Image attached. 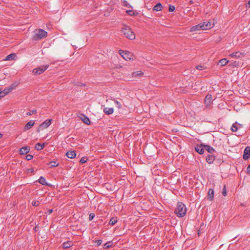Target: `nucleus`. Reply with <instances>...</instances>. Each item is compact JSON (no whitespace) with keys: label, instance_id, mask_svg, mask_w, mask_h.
<instances>
[{"label":"nucleus","instance_id":"obj_42","mask_svg":"<svg viewBox=\"0 0 250 250\" xmlns=\"http://www.w3.org/2000/svg\"><path fill=\"white\" fill-rule=\"evenodd\" d=\"M196 68L198 70H201L204 69V67L202 65H198L196 66Z\"/></svg>","mask_w":250,"mask_h":250},{"label":"nucleus","instance_id":"obj_20","mask_svg":"<svg viewBox=\"0 0 250 250\" xmlns=\"http://www.w3.org/2000/svg\"><path fill=\"white\" fill-rule=\"evenodd\" d=\"M144 75V73L142 71H137L132 73L131 75L133 78H136L139 76H142Z\"/></svg>","mask_w":250,"mask_h":250},{"label":"nucleus","instance_id":"obj_13","mask_svg":"<svg viewBox=\"0 0 250 250\" xmlns=\"http://www.w3.org/2000/svg\"><path fill=\"white\" fill-rule=\"evenodd\" d=\"M229 56L232 58H240L243 56V54L240 52H236L229 55Z\"/></svg>","mask_w":250,"mask_h":250},{"label":"nucleus","instance_id":"obj_40","mask_svg":"<svg viewBox=\"0 0 250 250\" xmlns=\"http://www.w3.org/2000/svg\"><path fill=\"white\" fill-rule=\"evenodd\" d=\"M33 155H32L31 154H28L26 156V159L27 160H31V159H33Z\"/></svg>","mask_w":250,"mask_h":250},{"label":"nucleus","instance_id":"obj_26","mask_svg":"<svg viewBox=\"0 0 250 250\" xmlns=\"http://www.w3.org/2000/svg\"><path fill=\"white\" fill-rule=\"evenodd\" d=\"M204 147L205 149H206V150H207L209 153H212L214 150L213 147L209 146L204 145Z\"/></svg>","mask_w":250,"mask_h":250},{"label":"nucleus","instance_id":"obj_29","mask_svg":"<svg viewBox=\"0 0 250 250\" xmlns=\"http://www.w3.org/2000/svg\"><path fill=\"white\" fill-rule=\"evenodd\" d=\"M117 221L118 220L117 217H112L109 221V224L111 225H114L117 223Z\"/></svg>","mask_w":250,"mask_h":250},{"label":"nucleus","instance_id":"obj_25","mask_svg":"<svg viewBox=\"0 0 250 250\" xmlns=\"http://www.w3.org/2000/svg\"><path fill=\"white\" fill-rule=\"evenodd\" d=\"M229 61L226 59H223L220 60L218 62V64H220L221 66L225 65L228 63Z\"/></svg>","mask_w":250,"mask_h":250},{"label":"nucleus","instance_id":"obj_36","mask_svg":"<svg viewBox=\"0 0 250 250\" xmlns=\"http://www.w3.org/2000/svg\"><path fill=\"white\" fill-rule=\"evenodd\" d=\"M40 203L39 201H33L32 204L33 206L35 207H37L40 205Z\"/></svg>","mask_w":250,"mask_h":250},{"label":"nucleus","instance_id":"obj_24","mask_svg":"<svg viewBox=\"0 0 250 250\" xmlns=\"http://www.w3.org/2000/svg\"><path fill=\"white\" fill-rule=\"evenodd\" d=\"M163 6L161 3H158L154 7L153 10L156 11H160L162 10Z\"/></svg>","mask_w":250,"mask_h":250},{"label":"nucleus","instance_id":"obj_49","mask_svg":"<svg viewBox=\"0 0 250 250\" xmlns=\"http://www.w3.org/2000/svg\"><path fill=\"white\" fill-rule=\"evenodd\" d=\"M234 65L235 66H237L238 65V63H237L236 62H234Z\"/></svg>","mask_w":250,"mask_h":250},{"label":"nucleus","instance_id":"obj_23","mask_svg":"<svg viewBox=\"0 0 250 250\" xmlns=\"http://www.w3.org/2000/svg\"><path fill=\"white\" fill-rule=\"evenodd\" d=\"M44 147V143H43V144L37 143L35 145V148L37 150H41Z\"/></svg>","mask_w":250,"mask_h":250},{"label":"nucleus","instance_id":"obj_45","mask_svg":"<svg viewBox=\"0 0 250 250\" xmlns=\"http://www.w3.org/2000/svg\"><path fill=\"white\" fill-rule=\"evenodd\" d=\"M246 7L249 8L250 7V0L249 1L248 3L246 4Z\"/></svg>","mask_w":250,"mask_h":250},{"label":"nucleus","instance_id":"obj_14","mask_svg":"<svg viewBox=\"0 0 250 250\" xmlns=\"http://www.w3.org/2000/svg\"><path fill=\"white\" fill-rule=\"evenodd\" d=\"M103 111L106 114L110 115L112 114L114 112V108L113 107H105Z\"/></svg>","mask_w":250,"mask_h":250},{"label":"nucleus","instance_id":"obj_34","mask_svg":"<svg viewBox=\"0 0 250 250\" xmlns=\"http://www.w3.org/2000/svg\"><path fill=\"white\" fill-rule=\"evenodd\" d=\"M87 161V158L86 157H83L80 160V163L82 164H84Z\"/></svg>","mask_w":250,"mask_h":250},{"label":"nucleus","instance_id":"obj_51","mask_svg":"<svg viewBox=\"0 0 250 250\" xmlns=\"http://www.w3.org/2000/svg\"><path fill=\"white\" fill-rule=\"evenodd\" d=\"M2 137V134L0 133V138Z\"/></svg>","mask_w":250,"mask_h":250},{"label":"nucleus","instance_id":"obj_16","mask_svg":"<svg viewBox=\"0 0 250 250\" xmlns=\"http://www.w3.org/2000/svg\"><path fill=\"white\" fill-rule=\"evenodd\" d=\"M212 100V96L211 94H208L205 99V103L208 105L210 104Z\"/></svg>","mask_w":250,"mask_h":250},{"label":"nucleus","instance_id":"obj_12","mask_svg":"<svg viewBox=\"0 0 250 250\" xmlns=\"http://www.w3.org/2000/svg\"><path fill=\"white\" fill-rule=\"evenodd\" d=\"M202 26L200 24L196 25L195 26H193L190 29V32H197L199 30H202V28H201Z\"/></svg>","mask_w":250,"mask_h":250},{"label":"nucleus","instance_id":"obj_18","mask_svg":"<svg viewBox=\"0 0 250 250\" xmlns=\"http://www.w3.org/2000/svg\"><path fill=\"white\" fill-rule=\"evenodd\" d=\"M16 58V55L15 53H12L6 56V58L5 59V61H11L15 60Z\"/></svg>","mask_w":250,"mask_h":250},{"label":"nucleus","instance_id":"obj_47","mask_svg":"<svg viewBox=\"0 0 250 250\" xmlns=\"http://www.w3.org/2000/svg\"><path fill=\"white\" fill-rule=\"evenodd\" d=\"M247 172L248 173L250 172V164L249 165V166L247 167Z\"/></svg>","mask_w":250,"mask_h":250},{"label":"nucleus","instance_id":"obj_28","mask_svg":"<svg viewBox=\"0 0 250 250\" xmlns=\"http://www.w3.org/2000/svg\"><path fill=\"white\" fill-rule=\"evenodd\" d=\"M214 159V157L212 155H208L206 158L207 162L209 164L212 163L213 162Z\"/></svg>","mask_w":250,"mask_h":250},{"label":"nucleus","instance_id":"obj_21","mask_svg":"<svg viewBox=\"0 0 250 250\" xmlns=\"http://www.w3.org/2000/svg\"><path fill=\"white\" fill-rule=\"evenodd\" d=\"M204 146L201 145L200 146H197L195 148L196 151L199 153L202 154L204 153V148L203 147Z\"/></svg>","mask_w":250,"mask_h":250},{"label":"nucleus","instance_id":"obj_48","mask_svg":"<svg viewBox=\"0 0 250 250\" xmlns=\"http://www.w3.org/2000/svg\"><path fill=\"white\" fill-rule=\"evenodd\" d=\"M52 212V209H48L47 210V213L50 214Z\"/></svg>","mask_w":250,"mask_h":250},{"label":"nucleus","instance_id":"obj_2","mask_svg":"<svg viewBox=\"0 0 250 250\" xmlns=\"http://www.w3.org/2000/svg\"><path fill=\"white\" fill-rule=\"evenodd\" d=\"M122 31L125 37L128 39L134 40L135 39V33L129 26L125 25L122 29Z\"/></svg>","mask_w":250,"mask_h":250},{"label":"nucleus","instance_id":"obj_44","mask_svg":"<svg viewBox=\"0 0 250 250\" xmlns=\"http://www.w3.org/2000/svg\"><path fill=\"white\" fill-rule=\"evenodd\" d=\"M96 243H97V245L99 246V245H101V244L102 243V241L101 240H98L96 241Z\"/></svg>","mask_w":250,"mask_h":250},{"label":"nucleus","instance_id":"obj_6","mask_svg":"<svg viewBox=\"0 0 250 250\" xmlns=\"http://www.w3.org/2000/svg\"><path fill=\"white\" fill-rule=\"evenodd\" d=\"M202 28V30H208L214 26V23L209 21H206L202 23H200Z\"/></svg>","mask_w":250,"mask_h":250},{"label":"nucleus","instance_id":"obj_35","mask_svg":"<svg viewBox=\"0 0 250 250\" xmlns=\"http://www.w3.org/2000/svg\"><path fill=\"white\" fill-rule=\"evenodd\" d=\"M50 165H51L50 167H53L58 166V164H57L56 162L54 161L51 162L50 163Z\"/></svg>","mask_w":250,"mask_h":250},{"label":"nucleus","instance_id":"obj_5","mask_svg":"<svg viewBox=\"0 0 250 250\" xmlns=\"http://www.w3.org/2000/svg\"><path fill=\"white\" fill-rule=\"evenodd\" d=\"M119 53L123 57V58L126 61H129L133 59V55L130 52L125 51L123 50H120Z\"/></svg>","mask_w":250,"mask_h":250},{"label":"nucleus","instance_id":"obj_46","mask_svg":"<svg viewBox=\"0 0 250 250\" xmlns=\"http://www.w3.org/2000/svg\"><path fill=\"white\" fill-rule=\"evenodd\" d=\"M247 172L248 173L250 172V164L249 165V166L247 167Z\"/></svg>","mask_w":250,"mask_h":250},{"label":"nucleus","instance_id":"obj_19","mask_svg":"<svg viewBox=\"0 0 250 250\" xmlns=\"http://www.w3.org/2000/svg\"><path fill=\"white\" fill-rule=\"evenodd\" d=\"M81 120L86 125H90V121L88 117L85 116L84 115H82L81 117Z\"/></svg>","mask_w":250,"mask_h":250},{"label":"nucleus","instance_id":"obj_32","mask_svg":"<svg viewBox=\"0 0 250 250\" xmlns=\"http://www.w3.org/2000/svg\"><path fill=\"white\" fill-rule=\"evenodd\" d=\"M126 13L130 16H135L138 13L131 10H127Z\"/></svg>","mask_w":250,"mask_h":250},{"label":"nucleus","instance_id":"obj_10","mask_svg":"<svg viewBox=\"0 0 250 250\" xmlns=\"http://www.w3.org/2000/svg\"><path fill=\"white\" fill-rule=\"evenodd\" d=\"M30 148L29 146H24L21 148L20 152L21 155L26 154L29 152Z\"/></svg>","mask_w":250,"mask_h":250},{"label":"nucleus","instance_id":"obj_41","mask_svg":"<svg viewBox=\"0 0 250 250\" xmlns=\"http://www.w3.org/2000/svg\"><path fill=\"white\" fill-rule=\"evenodd\" d=\"M94 217V214L90 213L89 214V220H92L93 219Z\"/></svg>","mask_w":250,"mask_h":250},{"label":"nucleus","instance_id":"obj_17","mask_svg":"<svg viewBox=\"0 0 250 250\" xmlns=\"http://www.w3.org/2000/svg\"><path fill=\"white\" fill-rule=\"evenodd\" d=\"M66 155L69 158L73 159L76 157V154L74 151H69L66 153Z\"/></svg>","mask_w":250,"mask_h":250},{"label":"nucleus","instance_id":"obj_7","mask_svg":"<svg viewBox=\"0 0 250 250\" xmlns=\"http://www.w3.org/2000/svg\"><path fill=\"white\" fill-rule=\"evenodd\" d=\"M51 119H48L45 120L44 122H43L39 126V127L38 129V131H40V130H42L44 128H47L48 126H49L51 123Z\"/></svg>","mask_w":250,"mask_h":250},{"label":"nucleus","instance_id":"obj_50","mask_svg":"<svg viewBox=\"0 0 250 250\" xmlns=\"http://www.w3.org/2000/svg\"><path fill=\"white\" fill-rule=\"evenodd\" d=\"M190 3H191V4L193 3V1L192 0H190Z\"/></svg>","mask_w":250,"mask_h":250},{"label":"nucleus","instance_id":"obj_38","mask_svg":"<svg viewBox=\"0 0 250 250\" xmlns=\"http://www.w3.org/2000/svg\"><path fill=\"white\" fill-rule=\"evenodd\" d=\"M175 10V7L173 5H169L168 10L169 12H173Z\"/></svg>","mask_w":250,"mask_h":250},{"label":"nucleus","instance_id":"obj_27","mask_svg":"<svg viewBox=\"0 0 250 250\" xmlns=\"http://www.w3.org/2000/svg\"><path fill=\"white\" fill-rule=\"evenodd\" d=\"M39 182L42 185H47L46 180L43 177L41 176L38 180Z\"/></svg>","mask_w":250,"mask_h":250},{"label":"nucleus","instance_id":"obj_15","mask_svg":"<svg viewBox=\"0 0 250 250\" xmlns=\"http://www.w3.org/2000/svg\"><path fill=\"white\" fill-rule=\"evenodd\" d=\"M214 190L212 189H209L208 193V199L212 201L213 199Z\"/></svg>","mask_w":250,"mask_h":250},{"label":"nucleus","instance_id":"obj_1","mask_svg":"<svg viewBox=\"0 0 250 250\" xmlns=\"http://www.w3.org/2000/svg\"><path fill=\"white\" fill-rule=\"evenodd\" d=\"M187 212V208L185 205L182 202H178L177 204L175 213L179 217L184 216Z\"/></svg>","mask_w":250,"mask_h":250},{"label":"nucleus","instance_id":"obj_3","mask_svg":"<svg viewBox=\"0 0 250 250\" xmlns=\"http://www.w3.org/2000/svg\"><path fill=\"white\" fill-rule=\"evenodd\" d=\"M47 33L42 29H37L34 31L33 39L35 40H38L45 38L47 36Z\"/></svg>","mask_w":250,"mask_h":250},{"label":"nucleus","instance_id":"obj_33","mask_svg":"<svg viewBox=\"0 0 250 250\" xmlns=\"http://www.w3.org/2000/svg\"><path fill=\"white\" fill-rule=\"evenodd\" d=\"M113 101H114V103H115V104H116L117 107L118 108H122V105L120 102H119V101H118L117 100H116L115 99Z\"/></svg>","mask_w":250,"mask_h":250},{"label":"nucleus","instance_id":"obj_31","mask_svg":"<svg viewBox=\"0 0 250 250\" xmlns=\"http://www.w3.org/2000/svg\"><path fill=\"white\" fill-rule=\"evenodd\" d=\"M113 243L112 242H108L106 243L104 246V249H108L112 247Z\"/></svg>","mask_w":250,"mask_h":250},{"label":"nucleus","instance_id":"obj_8","mask_svg":"<svg viewBox=\"0 0 250 250\" xmlns=\"http://www.w3.org/2000/svg\"><path fill=\"white\" fill-rule=\"evenodd\" d=\"M15 88V86L12 85L8 87L5 88L3 90H1L0 92V97H3L4 96L7 95L9 93H10L13 89Z\"/></svg>","mask_w":250,"mask_h":250},{"label":"nucleus","instance_id":"obj_4","mask_svg":"<svg viewBox=\"0 0 250 250\" xmlns=\"http://www.w3.org/2000/svg\"><path fill=\"white\" fill-rule=\"evenodd\" d=\"M48 67V65H45L41 66L38 68H35L33 70V73L35 75H40L42 74L45 70Z\"/></svg>","mask_w":250,"mask_h":250},{"label":"nucleus","instance_id":"obj_39","mask_svg":"<svg viewBox=\"0 0 250 250\" xmlns=\"http://www.w3.org/2000/svg\"><path fill=\"white\" fill-rule=\"evenodd\" d=\"M37 112V110L36 109H34L31 112H28L26 113V115L27 116H30L32 114H34V113H36Z\"/></svg>","mask_w":250,"mask_h":250},{"label":"nucleus","instance_id":"obj_11","mask_svg":"<svg viewBox=\"0 0 250 250\" xmlns=\"http://www.w3.org/2000/svg\"><path fill=\"white\" fill-rule=\"evenodd\" d=\"M34 124L35 122L34 121L28 122L24 126V131L30 129L34 125Z\"/></svg>","mask_w":250,"mask_h":250},{"label":"nucleus","instance_id":"obj_43","mask_svg":"<svg viewBox=\"0 0 250 250\" xmlns=\"http://www.w3.org/2000/svg\"><path fill=\"white\" fill-rule=\"evenodd\" d=\"M34 172V169L33 168H29V169H27V172L28 173H30V172Z\"/></svg>","mask_w":250,"mask_h":250},{"label":"nucleus","instance_id":"obj_22","mask_svg":"<svg viewBox=\"0 0 250 250\" xmlns=\"http://www.w3.org/2000/svg\"><path fill=\"white\" fill-rule=\"evenodd\" d=\"M72 245H73V243L71 241H67V242H65L63 243L62 247L64 249H67V248H69L70 247H71L72 246Z\"/></svg>","mask_w":250,"mask_h":250},{"label":"nucleus","instance_id":"obj_30","mask_svg":"<svg viewBox=\"0 0 250 250\" xmlns=\"http://www.w3.org/2000/svg\"><path fill=\"white\" fill-rule=\"evenodd\" d=\"M238 129V127L236 123L233 124L231 127V130L233 132H235V131H237Z\"/></svg>","mask_w":250,"mask_h":250},{"label":"nucleus","instance_id":"obj_37","mask_svg":"<svg viewBox=\"0 0 250 250\" xmlns=\"http://www.w3.org/2000/svg\"><path fill=\"white\" fill-rule=\"evenodd\" d=\"M227 189H226V185H224V187H223V191H222V194L224 195V196H226L227 195Z\"/></svg>","mask_w":250,"mask_h":250},{"label":"nucleus","instance_id":"obj_9","mask_svg":"<svg viewBox=\"0 0 250 250\" xmlns=\"http://www.w3.org/2000/svg\"><path fill=\"white\" fill-rule=\"evenodd\" d=\"M250 156V147L247 146L244 152L243 158L245 160L248 159Z\"/></svg>","mask_w":250,"mask_h":250}]
</instances>
